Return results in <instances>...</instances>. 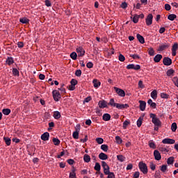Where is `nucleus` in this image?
<instances>
[{"label":"nucleus","mask_w":178,"mask_h":178,"mask_svg":"<svg viewBox=\"0 0 178 178\" xmlns=\"http://www.w3.org/2000/svg\"><path fill=\"white\" fill-rule=\"evenodd\" d=\"M149 116L152 119V122L154 126H162V122H161V120L156 117V114L150 113Z\"/></svg>","instance_id":"f257e3e1"},{"label":"nucleus","mask_w":178,"mask_h":178,"mask_svg":"<svg viewBox=\"0 0 178 178\" xmlns=\"http://www.w3.org/2000/svg\"><path fill=\"white\" fill-rule=\"evenodd\" d=\"M139 169L143 175H147L148 173V167L147 166V164L145 163L140 161L138 163Z\"/></svg>","instance_id":"f03ea898"},{"label":"nucleus","mask_w":178,"mask_h":178,"mask_svg":"<svg viewBox=\"0 0 178 178\" xmlns=\"http://www.w3.org/2000/svg\"><path fill=\"white\" fill-rule=\"evenodd\" d=\"M52 94L54 101L58 102V101H59V99L60 98V93L59 92V91L54 90H53Z\"/></svg>","instance_id":"7ed1b4c3"},{"label":"nucleus","mask_w":178,"mask_h":178,"mask_svg":"<svg viewBox=\"0 0 178 178\" xmlns=\"http://www.w3.org/2000/svg\"><path fill=\"white\" fill-rule=\"evenodd\" d=\"M127 69L130 70V69H134V70H140L141 69V66L140 65H135L134 64H129L127 66Z\"/></svg>","instance_id":"20e7f679"},{"label":"nucleus","mask_w":178,"mask_h":178,"mask_svg":"<svg viewBox=\"0 0 178 178\" xmlns=\"http://www.w3.org/2000/svg\"><path fill=\"white\" fill-rule=\"evenodd\" d=\"M114 90H115V92H117V94L120 96V97H125L126 96V92H124V90L114 87Z\"/></svg>","instance_id":"39448f33"},{"label":"nucleus","mask_w":178,"mask_h":178,"mask_svg":"<svg viewBox=\"0 0 178 178\" xmlns=\"http://www.w3.org/2000/svg\"><path fill=\"white\" fill-rule=\"evenodd\" d=\"M163 63L165 66H170V65H172V60L169 57H164Z\"/></svg>","instance_id":"423d86ee"},{"label":"nucleus","mask_w":178,"mask_h":178,"mask_svg":"<svg viewBox=\"0 0 178 178\" xmlns=\"http://www.w3.org/2000/svg\"><path fill=\"white\" fill-rule=\"evenodd\" d=\"M152 19H154V16L152 15V14H148L146 18L147 26H151V24H152Z\"/></svg>","instance_id":"0eeeda50"},{"label":"nucleus","mask_w":178,"mask_h":178,"mask_svg":"<svg viewBox=\"0 0 178 178\" xmlns=\"http://www.w3.org/2000/svg\"><path fill=\"white\" fill-rule=\"evenodd\" d=\"M76 52L78 54V56H84L86 54V51L82 47L76 48Z\"/></svg>","instance_id":"6e6552de"},{"label":"nucleus","mask_w":178,"mask_h":178,"mask_svg":"<svg viewBox=\"0 0 178 178\" xmlns=\"http://www.w3.org/2000/svg\"><path fill=\"white\" fill-rule=\"evenodd\" d=\"M170 47L169 43H165L159 47L158 51L162 52V51H165V49H168Z\"/></svg>","instance_id":"1a4fd4ad"},{"label":"nucleus","mask_w":178,"mask_h":178,"mask_svg":"<svg viewBox=\"0 0 178 178\" xmlns=\"http://www.w3.org/2000/svg\"><path fill=\"white\" fill-rule=\"evenodd\" d=\"M99 108L104 109V108H108V104L106 101L105 100H100L98 103Z\"/></svg>","instance_id":"9d476101"},{"label":"nucleus","mask_w":178,"mask_h":178,"mask_svg":"<svg viewBox=\"0 0 178 178\" xmlns=\"http://www.w3.org/2000/svg\"><path fill=\"white\" fill-rule=\"evenodd\" d=\"M154 156L156 161H161L162 159V156H161V153L158 150H154Z\"/></svg>","instance_id":"9b49d317"},{"label":"nucleus","mask_w":178,"mask_h":178,"mask_svg":"<svg viewBox=\"0 0 178 178\" xmlns=\"http://www.w3.org/2000/svg\"><path fill=\"white\" fill-rule=\"evenodd\" d=\"M163 144H175L176 140L175 139L171 138H165L162 140Z\"/></svg>","instance_id":"f8f14e48"},{"label":"nucleus","mask_w":178,"mask_h":178,"mask_svg":"<svg viewBox=\"0 0 178 178\" xmlns=\"http://www.w3.org/2000/svg\"><path fill=\"white\" fill-rule=\"evenodd\" d=\"M115 107L118 109H127V108H129V104H120L117 103Z\"/></svg>","instance_id":"ddd939ff"},{"label":"nucleus","mask_w":178,"mask_h":178,"mask_svg":"<svg viewBox=\"0 0 178 178\" xmlns=\"http://www.w3.org/2000/svg\"><path fill=\"white\" fill-rule=\"evenodd\" d=\"M41 140L43 141H48V140H49V133L44 132L43 134H42Z\"/></svg>","instance_id":"4468645a"},{"label":"nucleus","mask_w":178,"mask_h":178,"mask_svg":"<svg viewBox=\"0 0 178 178\" xmlns=\"http://www.w3.org/2000/svg\"><path fill=\"white\" fill-rule=\"evenodd\" d=\"M139 104H140L139 108L140 111H145V106H147V103L145 101L140 100Z\"/></svg>","instance_id":"2eb2a0df"},{"label":"nucleus","mask_w":178,"mask_h":178,"mask_svg":"<svg viewBox=\"0 0 178 178\" xmlns=\"http://www.w3.org/2000/svg\"><path fill=\"white\" fill-rule=\"evenodd\" d=\"M163 56L161 54H156L154 58V61L156 63H159L161 62V60L162 59Z\"/></svg>","instance_id":"dca6fc26"},{"label":"nucleus","mask_w":178,"mask_h":178,"mask_svg":"<svg viewBox=\"0 0 178 178\" xmlns=\"http://www.w3.org/2000/svg\"><path fill=\"white\" fill-rule=\"evenodd\" d=\"M136 37H137V40L139 41V42H140V44H145V40L144 39V37H143V35L138 33L136 35Z\"/></svg>","instance_id":"f3484780"},{"label":"nucleus","mask_w":178,"mask_h":178,"mask_svg":"<svg viewBox=\"0 0 178 178\" xmlns=\"http://www.w3.org/2000/svg\"><path fill=\"white\" fill-rule=\"evenodd\" d=\"M99 158L102 161H106V159H108V155L104 152H102L99 154Z\"/></svg>","instance_id":"a211bd4d"},{"label":"nucleus","mask_w":178,"mask_h":178,"mask_svg":"<svg viewBox=\"0 0 178 178\" xmlns=\"http://www.w3.org/2000/svg\"><path fill=\"white\" fill-rule=\"evenodd\" d=\"M94 169L97 171L96 175L99 173L101 172V164L96 163Z\"/></svg>","instance_id":"6ab92c4d"},{"label":"nucleus","mask_w":178,"mask_h":178,"mask_svg":"<svg viewBox=\"0 0 178 178\" xmlns=\"http://www.w3.org/2000/svg\"><path fill=\"white\" fill-rule=\"evenodd\" d=\"M102 119L104 120V122H108L111 119V115L108 113H105L103 115Z\"/></svg>","instance_id":"aec40b11"},{"label":"nucleus","mask_w":178,"mask_h":178,"mask_svg":"<svg viewBox=\"0 0 178 178\" xmlns=\"http://www.w3.org/2000/svg\"><path fill=\"white\" fill-rule=\"evenodd\" d=\"M83 161L84 162H86V163H88V162H90L91 161V157H90V155L88 154H84Z\"/></svg>","instance_id":"412c9836"},{"label":"nucleus","mask_w":178,"mask_h":178,"mask_svg":"<svg viewBox=\"0 0 178 178\" xmlns=\"http://www.w3.org/2000/svg\"><path fill=\"white\" fill-rule=\"evenodd\" d=\"M6 62L9 66H10V65H13V63H15V61L13 60V58L12 57H8Z\"/></svg>","instance_id":"4be33fe9"},{"label":"nucleus","mask_w":178,"mask_h":178,"mask_svg":"<svg viewBox=\"0 0 178 178\" xmlns=\"http://www.w3.org/2000/svg\"><path fill=\"white\" fill-rule=\"evenodd\" d=\"M151 97H152V98H153V99H155L156 98H158V92L156 91V90H154L151 92Z\"/></svg>","instance_id":"5701e85b"},{"label":"nucleus","mask_w":178,"mask_h":178,"mask_svg":"<svg viewBox=\"0 0 178 178\" xmlns=\"http://www.w3.org/2000/svg\"><path fill=\"white\" fill-rule=\"evenodd\" d=\"M53 116L54 118V119H60V112L59 111H54Z\"/></svg>","instance_id":"b1692460"},{"label":"nucleus","mask_w":178,"mask_h":178,"mask_svg":"<svg viewBox=\"0 0 178 178\" xmlns=\"http://www.w3.org/2000/svg\"><path fill=\"white\" fill-rule=\"evenodd\" d=\"M173 162H175V157L173 156L169 157L167 160L168 165H173Z\"/></svg>","instance_id":"393cba45"},{"label":"nucleus","mask_w":178,"mask_h":178,"mask_svg":"<svg viewBox=\"0 0 178 178\" xmlns=\"http://www.w3.org/2000/svg\"><path fill=\"white\" fill-rule=\"evenodd\" d=\"M92 83L94 84L95 88H98V87H99V86H101V83L99 81H98L97 79H94Z\"/></svg>","instance_id":"a878e982"},{"label":"nucleus","mask_w":178,"mask_h":178,"mask_svg":"<svg viewBox=\"0 0 178 178\" xmlns=\"http://www.w3.org/2000/svg\"><path fill=\"white\" fill-rule=\"evenodd\" d=\"M20 23H22L23 24H27L30 20L26 17L21 18L19 19Z\"/></svg>","instance_id":"bb28decb"},{"label":"nucleus","mask_w":178,"mask_h":178,"mask_svg":"<svg viewBox=\"0 0 178 178\" xmlns=\"http://www.w3.org/2000/svg\"><path fill=\"white\" fill-rule=\"evenodd\" d=\"M177 17V16L175 14H170L168 15V20H171V22H173V20H175V19H176Z\"/></svg>","instance_id":"cd10ccee"},{"label":"nucleus","mask_w":178,"mask_h":178,"mask_svg":"<svg viewBox=\"0 0 178 178\" xmlns=\"http://www.w3.org/2000/svg\"><path fill=\"white\" fill-rule=\"evenodd\" d=\"M171 130L175 133L176 130H177V124L176 122H173L171 125Z\"/></svg>","instance_id":"c85d7f7f"},{"label":"nucleus","mask_w":178,"mask_h":178,"mask_svg":"<svg viewBox=\"0 0 178 178\" xmlns=\"http://www.w3.org/2000/svg\"><path fill=\"white\" fill-rule=\"evenodd\" d=\"M148 54L150 56H154V55H155V51L154 50V48L150 47L148 49Z\"/></svg>","instance_id":"c756f323"},{"label":"nucleus","mask_w":178,"mask_h":178,"mask_svg":"<svg viewBox=\"0 0 178 178\" xmlns=\"http://www.w3.org/2000/svg\"><path fill=\"white\" fill-rule=\"evenodd\" d=\"M174 74L175 71L173 70V69H170L166 72V75L168 76H173Z\"/></svg>","instance_id":"7c9ffc66"},{"label":"nucleus","mask_w":178,"mask_h":178,"mask_svg":"<svg viewBox=\"0 0 178 178\" xmlns=\"http://www.w3.org/2000/svg\"><path fill=\"white\" fill-rule=\"evenodd\" d=\"M118 103H115L114 99H111L110 102L108 103V105H110V106H116Z\"/></svg>","instance_id":"2f4dec72"},{"label":"nucleus","mask_w":178,"mask_h":178,"mask_svg":"<svg viewBox=\"0 0 178 178\" xmlns=\"http://www.w3.org/2000/svg\"><path fill=\"white\" fill-rule=\"evenodd\" d=\"M129 124H130V121H129V120H125L123 122L122 127H123L124 130H126V129H127V127L129 126Z\"/></svg>","instance_id":"473e14b6"},{"label":"nucleus","mask_w":178,"mask_h":178,"mask_svg":"<svg viewBox=\"0 0 178 178\" xmlns=\"http://www.w3.org/2000/svg\"><path fill=\"white\" fill-rule=\"evenodd\" d=\"M3 140L6 144V145H10V143H12V140L8 137H4Z\"/></svg>","instance_id":"72a5a7b5"},{"label":"nucleus","mask_w":178,"mask_h":178,"mask_svg":"<svg viewBox=\"0 0 178 178\" xmlns=\"http://www.w3.org/2000/svg\"><path fill=\"white\" fill-rule=\"evenodd\" d=\"M117 159L120 162H124V159H126V157L124 156L123 155H118Z\"/></svg>","instance_id":"f704fd0d"},{"label":"nucleus","mask_w":178,"mask_h":178,"mask_svg":"<svg viewBox=\"0 0 178 178\" xmlns=\"http://www.w3.org/2000/svg\"><path fill=\"white\" fill-rule=\"evenodd\" d=\"M102 166L103 169H111V168H109V165H108V163H106V162H105V161H102Z\"/></svg>","instance_id":"c9c22d12"},{"label":"nucleus","mask_w":178,"mask_h":178,"mask_svg":"<svg viewBox=\"0 0 178 178\" xmlns=\"http://www.w3.org/2000/svg\"><path fill=\"white\" fill-rule=\"evenodd\" d=\"M2 113H3V115H8L10 113V109L9 108H3L2 110Z\"/></svg>","instance_id":"e433bc0d"},{"label":"nucleus","mask_w":178,"mask_h":178,"mask_svg":"<svg viewBox=\"0 0 178 178\" xmlns=\"http://www.w3.org/2000/svg\"><path fill=\"white\" fill-rule=\"evenodd\" d=\"M52 141H53L54 145H59V144H60V140H59V139H58L56 138H54L52 139Z\"/></svg>","instance_id":"4c0bfd02"},{"label":"nucleus","mask_w":178,"mask_h":178,"mask_svg":"<svg viewBox=\"0 0 178 178\" xmlns=\"http://www.w3.org/2000/svg\"><path fill=\"white\" fill-rule=\"evenodd\" d=\"M70 58H72L73 59V60H76V59H77V53L76 52H72L70 54Z\"/></svg>","instance_id":"58836bf2"},{"label":"nucleus","mask_w":178,"mask_h":178,"mask_svg":"<svg viewBox=\"0 0 178 178\" xmlns=\"http://www.w3.org/2000/svg\"><path fill=\"white\" fill-rule=\"evenodd\" d=\"M115 141L117 144H122V143H123V140L120 136H115Z\"/></svg>","instance_id":"ea45409f"},{"label":"nucleus","mask_w":178,"mask_h":178,"mask_svg":"<svg viewBox=\"0 0 178 178\" xmlns=\"http://www.w3.org/2000/svg\"><path fill=\"white\" fill-rule=\"evenodd\" d=\"M141 124H143V118L140 117L137 120V126L138 127H141Z\"/></svg>","instance_id":"a19ab883"},{"label":"nucleus","mask_w":178,"mask_h":178,"mask_svg":"<svg viewBox=\"0 0 178 178\" xmlns=\"http://www.w3.org/2000/svg\"><path fill=\"white\" fill-rule=\"evenodd\" d=\"M118 59L120 62H124V60H126V58L122 54H120L118 56Z\"/></svg>","instance_id":"79ce46f5"},{"label":"nucleus","mask_w":178,"mask_h":178,"mask_svg":"<svg viewBox=\"0 0 178 178\" xmlns=\"http://www.w3.org/2000/svg\"><path fill=\"white\" fill-rule=\"evenodd\" d=\"M160 170H161V172H163V173H165V172H166V170H168V165H163L161 168Z\"/></svg>","instance_id":"37998d69"},{"label":"nucleus","mask_w":178,"mask_h":178,"mask_svg":"<svg viewBox=\"0 0 178 178\" xmlns=\"http://www.w3.org/2000/svg\"><path fill=\"white\" fill-rule=\"evenodd\" d=\"M101 149H102L103 151H104V152H108V146L107 145H101Z\"/></svg>","instance_id":"c03bdc74"},{"label":"nucleus","mask_w":178,"mask_h":178,"mask_svg":"<svg viewBox=\"0 0 178 178\" xmlns=\"http://www.w3.org/2000/svg\"><path fill=\"white\" fill-rule=\"evenodd\" d=\"M149 146L150 148H152L153 149H155L156 148V145L154 142H149Z\"/></svg>","instance_id":"a18cd8bd"},{"label":"nucleus","mask_w":178,"mask_h":178,"mask_svg":"<svg viewBox=\"0 0 178 178\" xmlns=\"http://www.w3.org/2000/svg\"><path fill=\"white\" fill-rule=\"evenodd\" d=\"M79 133L78 131H74L72 134L73 138H74L75 140H78L79 138Z\"/></svg>","instance_id":"49530a36"},{"label":"nucleus","mask_w":178,"mask_h":178,"mask_svg":"<svg viewBox=\"0 0 178 178\" xmlns=\"http://www.w3.org/2000/svg\"><path fill=\"white\" fill-rule=\"evenodd\" d=\"M172 81L175 86H176V87H178V78L177 76L172 79Z\"/></svg>","instance_id":"de8ad7c7"},{"label":"nucleus","mask_w":178,"mask_h":178,"mask_svg":"<svg viewBox=\"0 0 178 178\" xmlns=\"http://www.w3.org/2000/svg\"><path fill=\"white\" fill-rule=\"evenodd\" d=\"M96 142L97 144H102L104 143V139L102 138H97Z\"/></svg>","instance_id":"09e8293b"},{"label":"nucleus","mask_w":178,"mask_h":178,"mask_svg":"<svg viewBox=\"0 0 178 178\" xmlns=\"http://www.w3.org/2000/svg\"><path fill=\"white\" fill-rule=\"evenodd\" d=\"M154 177L155 178H161V171H159V170L156 171Z\"/></svg>","instance_id":"8fccbe9b"},{"label":"nucleus","mask_w":178,"mask_h":178,"mask_svg":"<svg viewBox=\"0 0 178 178\" xmlns=\"http://www.w3.org/2000/svg\"><path fill=\"white\" fill-rule=\"evenodd\" d=\"M133 22L134 23H138V15H135L133 17Z\"/></svg>","instance_id":"3c124183"},{"label":"nucleus","mask_w":178,"mask_h":178,"mask_svg":"<svg viewBox=\"0 0 178 178\" xmlns=\"http://www.w3.org/2000/svg\"><path fill=\"white\" fill-rule=\"evenodd\" d=\"M159 151L161 152H169V149H168L166 147H159Z\"/></svg>","instance_id":"603ef678"},{"label":"nucleus","mask_w":178,"mask_h":178,"mask_svg":"<svg viewBox=\"0 0 178 178\" xmlns=\"http://www.w3.org/2000/svg\"><path fill=\"white\" fill-rule=\"evenodd\" d=\"M93 66H94V64H92V62H88L86 64V67H88V69H92Z\"/></svg>","instance_id":"864d4df0"},{"label":"nucleus","mask_w":178,"mask_h":178,"mask_svg":"<svg viewBox=\"0 0 178 178\" xmlns=\"http://www.w3.org/2000/svg\"><path fill=\"white\" fill-rule=\"evenodd\" d=\"M13 74H14V76H19V70H17V69L16 68H13Z\"/></svg>","instance_id":"5fc2aeb1"},{"label":"nucleus","mask_w":178,"mask_h":178,"mask_svg":"<svg viewBox=\"0 0 178 178\" xmlns=\"http://www.w3.org/2000/svg\"><path fill=\"white\" fill-rule=\"evenodd\" d=\"M161 98H164L165 99H168V98H169V95L163 92V93L161 94Z\"/></svg>","instance_id":"6e6d98bb"},{"label":"nucleus","mask_w":178,"mask_h":178,"mask_svg":"<svg viewBox=\"0 0 178 178\" xmlns=\"http://www.w3.org/2000/svg\"><path fill=\"white\" fill-rule=\"evenodd\" d=\"M77 83L78 81L75 79H72L70 81L71 85L75 86H76Z\"/></svg>","instance_id":"4d7b16f0"},{"label":"nucleus","mask_w":178,"mask_h":178,"mask_svg":"<svg viewBox=\"0 0 178 178\" xmlns=\"http://www.w3.org/2000/svg\"><path fill=\"white\" fill-rule=\"evenodd\" d=\"M177 49H178V44L177 43H175L172 45V51H177Z\"/></svg>","instance_id":"13d9d810"},{"label":"nucleus","mask_w":178,"mask_h":178,"mask_svg":"<svg viewBox=\"0 0 178 178\" xmlns=\"http://www.w3.org/2000/svg\"><path fill=\"white\" fill-rule=\"evenodd\" d=\"M149 168L150 169H152V170H155L156 165L154 164L152 162H151L149 165Z\"/></svg>","instance_id":"bf43d9fd"},{"label":"nucleus","mask_w":178,"mask_h":178,"mask_svg":"<svg viewBox=\"0 0 178 178\" xmlns=\"http://www.w3.org/2000/svg\"><path fill=\"white\" fill-rule=\"evenodd\" d=\"M75 76H77V77H80V76H81V70H77L75 72Z\"/></svg>","instance_id":"052dcab7"},{"label":"nucleus","mask_w":178,"mask_h":178,"mask_svg":"<svg viewBox=\"0 0 178 178\" xmlns=\"http://www.w3.org/2000/svg\"><path fill=\"white\" fill-rule=\"evenodd\" d=\"M130 57L133 58V59H140V56H138V54L130 55Z\"/></svg>","instance_id":"680f3d73"},{"label":"nucleus","mask_w":178,"mask_h":178,"mask_svg":"<svg viewBox=\"0 0 178 178\" xmlns=\"http://www.w3.org/2000/svg\"><path fill=\"white\" fill-rule=\"evenodd\" d=\"M70 178H77L76 177V172L74 171L70 173Z\"/></svg>","instance_id":"e2e57ef3"},{"label":"nucleus","mask_w":178,"mask_h":178,"mask_svg":"<svg viewBox=\"0 0 178 178\" xmlns=\"http://www.w3.org/2000/svg\"><path fill=\"white\" fill-rule=\"evenodd\" d=\"M140 177V172L136 171L134 174V178H138Z\"/></svg>","instance_id":"0e129e2a"},{"label":"nucleus","mask_w":178,"mask_h":178,"mask_svg":"<svg viewBox=\"0 0 178 178\" xmlns=\"http://www.w3.org/2000/svg\"><path fill=\"white\" fill-rule=\"evenodd\" d=\"M44 2L46 6H47L48 8L51 6V1L49 0H45Z\"/></svg>","instance_id":"69168bd1"},{"label":"nucleus","mask_w":178,"mask_h":178,"mask_svg":"<svg viewBox=\"0 0 178 178\" xmlns=\"http://www.w3.org/2000/svg\"><path fill=\"white\" fill-rule=\"evenodd\" d=\"M165 10H170V9H172V8L170 7V5H169L168 3L165 4Z\"/></svg>","instance_id":"338daca9"},{"label":"nucleus","mask_w":178,"mask_h":178,"mask_svg":"<svg viewBox=\"0 0 178 178\" xmlns=\"http://www.w3.org/2000/svg\"><path fill=\"white\" fill-rule=\"evenodd\" d=\"M108 178H115V173L110 172V174H108Z\"/></svg>","instance_id":"774afa93"}]
</instances>
